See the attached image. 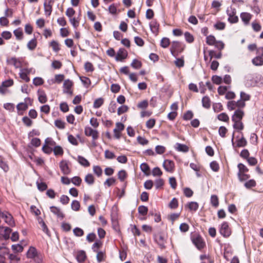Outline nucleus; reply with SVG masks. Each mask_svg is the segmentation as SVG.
Listing matches in <instances>:
<instances>
[{"label":"nucleus","mask_w":263,"mask_h":263,"mask_svg":"<svg viewBox=\"0 0 263 263\" xmlns=\"http://www.w3.org/2000/svg\"><path fill=\"white\" fill-rule=\"evenodd\" d=\"M185 47V45L180 42L173 41L170 48V51L172 55L176 58L179 53L183 51Z\"/></svg>","instance_id":"obj_1"},{"label":"nucleus","mask_w":263,"mask_h":263,"mask_svg":"<svg viewBox=\"0 0 263 263\" xmlns=\"http://www.w3.org/2000/svg\"><path fill=\"white\" fill-rule=\"evenodd\" d=\"M28 258L32 259L35 263H42V256L39 253L36 249L32 246L29 247L26 253Z\"/></svg>","instance_id":"obj_2"},{"label":"nucleus","mask_w":263,"mask_h":263,"mask_svg":"<svg viewBox=\"0 0 263 263\" xmlns=\"http://www.w3.org/2000/svg\"><path fill=\"white\" fill-rule=\"evenodd\" d=\"M219 232L224 237H228L231 234V229L227 222H223L219 229Z\"/></svg>","instance_id":"obj_3"},{"label":"nucleus","mask_w":263,"mask_h":263,"mask_svg":"<svg viewBox=\"0 0 263 263\" xmlns=\"http://www.w3.org/2000/svg\"><path fill=\"white\" fill-rule=\"evenodd\" d=\"M85 135L87 137H91L93 140H97L99 138V132L91 127L86 126L84 129Z\"/></svg>","instance_id":"obj_4"},{"label":"nucleus","mask_w":263,"mask_h":263,"mask_svg":"<svg viewBox=\"0 0 263 263\" xmlns=\"http://www.w3.org/2000/svg\"><path fill=\"white\" fill-rule=\"evenodd\" d=\"M227 14L229 16L228 21L231 23H236L238 21V17L236 15V11L234 8H231V10H227Z\"/></svg>","instance_id":"obj_5"},{"label":"nucleus","mask_w":263,"mask_h":263,"mask_svg":"<svg viewBox=\"0 0 263 263\" xmlns=\"http://www.w3.org/2000/svg\"><path fill=\"white\" fill-rule=\"evenodd\" d=\"M72 85L73 83L69 79L65 80L63 84V92L72 96L73 95V91L71 90Z\"/></svg>","instance_id":"obj_6"},{"label":"nucleus","mask_w":263,"mask_h":263,"mask_svg":"<svg viewBox=\"0 0 263 263\" xmlns=\"http://www.w3.org/2000/svg\"><path fill=\"white\" fill-rule=\"evenodd\" d=\"M163 167L166 172L172 173L174 171L175 163L172 160L166 159L163 163Z\"/></svg>","instance_id":"obj_7"},{"label":"nucleus","mask_w":263,"mask_h":263,"mask_svg":"<svg viewBox=\"0 0 263 263\" xmlns=\"http://www.w3.org/2000/svg\"><path fill=\"white\" fill-rule=\"evenodd\" d=\"M12 232L11 229L9 227L0 226V236L5 240L10 238V235Z\"/></svg>","instance_id":"obj_8"},{"label":"nucleus","mask_w":263,"mask_h":263,"mask_svg":"<svg viewBox=\"0 0 263 263\" xmlns=\"http://www.w3.org/2000/svg\"><path fill=\"white\" fill-rule=\"evenodd\" d=\"M245 115L244 111L240 109H237L236 110L232 117V120L233 122H237L238 121H241Z\"/></svg>","instance_id":"obj_9"},{"label":"nucleus","mask_w":263,"mask_h":263,"mask_svg":"<svg viewBox=\"0 0 263 263\" xmlns=\"http://www.w3.org/2000/svg\"><path fill=\"white\" fill-rule=\"evenodd\" d=\"M192 242L199 250L202 249L204 248V243L203 242L201 237L199 235L193 237L192 238Z\"/></svg>","instance_id":"obj_10"},{"label":"nucleus","mask_w":263,"mask_h":263,"mask_svg":"<svg viewBox=\"0 0 263 263\" xmlns=\"http://www.w3.org/2000/svg\"><path fill=\"white\" fill-rule=\"evenodd\" d=\"M118 215H111L112 227L118 233H120V229L118 222Z\"/></svg>","instance_id":"obj_11"},{"label":"nucleus","mask_w":263,"mask_h":263,"mask_svg":"<svg viewBox=\"0 0 263 263\" xmlns=\"http://www.w3.org/2000/svg\"><path fill=\"white\" fill-rule=\"evenodd\" d=\"M154 239L161 249H163L165 248V240L163 236L161 234H157L155 235Z\"/></svg>","instance_id":"obj_12"},{"label":"nucleus","mask_w":263,"mask_h":263,"mask_svg":"<svg viewBox=\"0 0 263 263\" xmlns=\"http://www.w3.org/2000/svg\"><path fill=\"white\" fill-rule=\"evenodd\" d=\"M36 215V220L38 221V223L41 225V227H42V230L47 235H49L50 232L48 230L47 226H46V223H45L43 219L39 216V215Z\"/></svg>","instance_id":"obj_13"},{"label":"nucleus","mask_w":263,"mask_h":263,"mask_svg":"<svg viewBox=\"0 0 263 263\" xmlns=\"http://www.w3.org/2000/svg\"><path fill=\"white\" fill-rule=\"evenodd\" d=\"M127 57V52L124 48H120L117 52L116 60V61H122Z\"/></svg>","instance_id":"obj_14"},{"label":"nucleus","mask_w":263,"mask_h":263,"mask_svg":"<svg viewBox=\"0 0 263 263\" xmlns=\"http://www.w3.org/2000/svg\"><path fill=\"white\" fill-rule=\"evenodd\" d=\"M60 167L64 175H68L71 172V170L66 161L62 160L61 161L60 163Z\"/></svg>","instance_id":"obj_15"},{"label":"nucleus","mask_w":263,"mask_h":263,"mask_svg":"<svg viewBox=\"0 0 263 263\" xmlns=\"http://www.w3.org/2000/svg\"><path fill=\"white\" fill-rule=\"evenodd\" d=\"M2 218L6 223H7L10 227L15 226V222L12 217V215H1Z\"/></svg>","instance_id":"obj_16"},{"label":"nucleus","mask_w":263,"mask_h":263,"mask_svg":"<svg viewBox=\"0 0 263 263\" xmlns=\"http://www.w3.org/2000/svg\"><path fill=\"white\" fill-rule=\"evenodd\" d=\"M149 27L152 32L157 35L159 32V24L155 20L151 21L149 23Z\"/></svg>","instance_id":"obj_17"},{"label":"nucleus","mask_w":263,"mask_h":263,"mask_svg":"<svg viewBox=\"0 0 263 263\" xmlns=\"http://www.w3.org/2000/svg\"><path fill=\"white\" fill-rule=\"evenodd\" d=\"M51 3V1L50 0L48 2V3H47L46 1L44 3L45 14L47 16H50L52 11V6Z\"/></svg>","instance_id":"obj_18"},{"label":"nucleus","mask_w":263,"mask_h":263,"mask_svg":"<svg viewBox=\"0 0 263 263\" xmlns=\"http://www.w3.org/2000/svg\"><path fill=\"white\" fill-rule=\"evenodd\" d=\"M7 260L9 261L10 263H18L20 260V258L15 254L9 253L6 258Z\"/></svg>","instance_id":"obj_19"},{"label":"nucleus","mask_w":263,"mask_h":263,"mask_svg":"<svg viewBox=\"0 0 263 263\" xmlns=\"http://www.w3.org/2000/svg\"><path fill=\"white\" fill-rule=\"evenodd\" d=\"M86 258V253L84 250L79 251L77 255V259L78 262L82 263Z\"/></svg>","instance_id":"obj_20"},{"label":"nucleus","mask_w":263,"mask_h":263,"mask_svg":"<svg viewBox=\"0 0 263 263\" xmlns=\"http://www.w3.org/2000/svg\"><path fill=\"white\" fill-rule=\"evenodd\" d=\"M251 17V14L247 12H242L240 14L241 19L246 25L249 24Z\"/></svg>","instance_id":"obj_21"},{"label":"nucleus","mask_w":263,"mask_h":263,"mask_svg":"<svg viewBox=\"0 0 263 263\" xmlns=\"http://www.w3.org/2000/svg\"><path fill=\"white\" fill-rule=\"evenodd\" d=\"M202 105L203 107L206 109H209L211 107V100L210 98L206 96L202 98Z\"/></svg>","instance_id":"obj_22"},{"label":"nucleus","mask_w":263,"mask_h":263,"mask_svg":"<svg viewBox=\"0 0 263 263\" xmlns=\"http://www.w3.org/2000/svg\"><path fill=\"white\" fill-rule=\"evenodd\" d=\"M198 203L196 202H190L185 205V208H189L191 212H195L198 208Z\"/></svg>","instance_id":"obj_23"},{"label":"nucleus","mask_w":263,"mask_h":263,"mask_svg":"<svg viewBox=\"0 0 263 263\" xmlns=\"http://www.w3.org/2000/svg\"><path fill=\"white\" fill-rule=\"evenodd\" d=\"M252 64L256 66L263 65V59L261 57L257 56L252 60Z\"/></svg>","instance_id":"obj_24"},{"label":"nucleus","mask_w":263,"mask_h":263,"mask_svg":"<svg viewBox=\"0 0 263 263\" xmlns=\"http://www.w3.org/2000/svg\"><path fill=\"white\" fill-rule=\"evenodd\" d=\"M37 92L40 93L39 94L38 98L39 101L41 103H46L47 101V99L45 92L43 90L40 91L39 90Z\"/></svg>","instance_id":"obj_25"},{"label":"nucleus","mask_w":263,"mask_h":263,"mask_svg":"<svg viewBox=\"0 0 263 263\" xmlns=\"http://www.w3.org/2000/svg\"><path fill=\"white\" fill-rule=\"evenodd\" d=\"M176 145V149L179 152L185 153L189 151V147L185 144L177 143Z\"/></svg>","instance_id":"obj_26"},{"label":"nucleus","mask_w":263,"mask_h":263,"mask_svg":"<svg viewBox=\"0 0 263 263\" xmlns=\"http://www.w3.org/2000/svg\"><path fill=\"white\" fill-rule=\"evenodd\" d=\"M141 170L147 176L149 175L150 167L146 163H142L140 165Z\"/></svg>","instance_id":"obj_27"},{"label":"nucleus","mask_w":263,"mask_h":263,"mask_svg":"<svg viewBox=\"0 0 263 263\" xmlns=\"http://www.w3.org/2000/svg\"><path fill=\"white\" fill-rule=\"evenodd\" d=\"M9 253L10 250L9 248L4 246L0 247V256L5 257L6 258Z\"/></svg>","instance_id":"obj_28"},{"label":"nucleus","mask_w":263,"mask_h":263,"mask_svg":"<svg viewBox=\"0 0 263 263\" xmlns=\"http://www.w3.org/2000/svg\"><path fill=\"white\" fill-rule=\"evenodd\" d=\"M78 160L79 163L81 165H82L85 167H88L90 165V163H89V161L86 159H85L84 157H83V156H79L78 157Z\"/></svg>","instance_id":"obj_29"},{"label":"nucleus","mask_w":263,"mask_h":263,"mask_svg":"<svg viewBox=\"0 0 263 263\" xmlns=\"http://www.w3.org/2000/svg\"><path fill=\"white\" fill-rule=\"evenodd\" d=\"M13 33L16 36V38L18 40H21L23 37V33L22 29L21 28H18L13 31Z\"/></svg>","instance_id":"obj_30"},{"label":"nucleus","mask_w":263,"mask_h":263,"mask_svg":"<svg viewBox=\"0 0 263 263\" xmlns=\"http://www.w3.org/2000/svg\"><path fill=\"white\" fill-rule=\"evenodd\" d=\"M217 41L215 36L213 35H210L206 36V43L209 45H214Z\"/></svg>","instance_id":"obj_31"},{"label":"nucleus","mask_w":263,"mask_h":263,"mask_svg":"<svg viewBox=\"0 0 263 263\" xmlns=\"http://www.w3.org/2000/svg\"><path fill=\"white\" fill-rule=\"evenodd\" d=\"M37 45L36 40L34 38L31 40L27 44V47L30 50H34Z\"/></svg>","instance_id":"obj_32"},{"label":"nucleus","mask_w":263,"mask_h":263,"mask_svg":"<svg viewBox=\"0 0 263 263\" xmlns=\"http://www.w3.org/2000/svg\"><path fill=\"white\" fill-rule=\"evenodd\" d=\"M54 154L55 156H62L64 153L62 147L59 145L55 146L52 149Z\"/></svg>","instance_id":"obj_33"},{"label":"nucleus","mask_w":263,"mask_h":263,"mask_svg":"<svg viewBox=\"0 0 263 263\" xmlns=\"http://www.w3.org/2000/svg\"><path fill=\"white\" fill-rule=\"evenodd\" d=\"M85 181L89 185H92L94 183L95 178L91 174H88L85 177Z\"/></svg>","instance_id":"obj_34"},{"label":"nucleus","mask_w":263,"mask_h":263,"mask_svg":"<svg viewBox=\"0 0 263 263\" xmlns=\"http://www.w3.org/2000/svg\"><path fill=\"white\" fill-rule=\"evenodd\" d=\"M210 201L213 206L215 208L218 206L219 204V200L217 195H212L211 197Z\"/></svg>","instance_id":"obj_35"},{"label":"nucleus","mask_w":263,"mask_h":263,"mask_svg":"<svg viewBox=\"0 0 263 263\" xmlns=\"http://www.w3.org/2000/svg\"><path fill=\"white\" fill-rule=\"evenodd\" d=\"M170 44V40L167 37H163L160 42V46L164 48L168 47Z\"/></svg>","instance_id":"obj_36"},{"label":"nucleus","mask_w":263,"mask_h":263,"mask_svg":"<svg viewBox=\"0 0 263 263\" xmlns=\"http://www.w3.org/2000/svg\"><path fill=\"white\" fill-rule=\"evenodd\" d=\"M247 144L246 139L242 136V137L237 140L236 146L238 147H244Z\"/></svg>","instance_id":"obj_37"},{"label":"nucleus","mask_w":263,"mask_h":263,"mask_svg":"<svg viewBox=\"0 0 263 263\" xmlns=\"http://www.w3.org/2000/svg\"><path fill=\"white\" fill-rule=\"evenodd\" d=\"M209 54L210 57V60H211L213 58H215L216 59H220L222 57V53L221 51H219L218 53H216L215 51L214 50H210L209 51Z\"/></svg>","instance_id":"obj_38"},{"label":"nucleus","mask_w":263,"mask_h":263,"mask_svg":"<svg viewBox=\"0 0 263 263\" xmlns=\"http://www.w3.org/2000/svg\"><path fill=\"white\" fill-rule=\"evenodd\" d=\"M36 185L37 187V189L41 192H43V191H45L46 190H47V189L48 187L46 183L44 182H39L37 181Z\"/></svg>","instance_id":"obj_39"},{"label":"nucleus","mask_w":263,"mask_h":263,"mask_svg":"<svg viewBox=\"0 0 263 263\" xmlns=\"http://www.w3.org/2000/svg\"><path fill=\"white\" fill-rule=\"evenodd\" d=\"M185 41L189 43H192L194 41V37L189 32H185L184 34Z\"/></svg>","instance_id":"obj_40"},{"label":"nucleus","mask_w":263,"mask_h":263,"mask_svg":"<svg viewBox=\"0 0 263 263\" xmlns=\"http://www.w3.org/2000/svg\"><path fill=\"white\" fill-rule=\"evenodd\" d=\"M84 69L86 72H93L94 71V67L91 63L86 62L84 64Z\"/></svg>","instance_id":"obj_41"},{"label":"nucleus","mask_w":263,"mask_h":263,"mask_svg":"<svg viewBox=\"0 0 263 263\" xmlns=\"http://www.w3.org/2000/svg\"><path fill=\"white\" fill-rule=\"evenodd\" d=\"M104 103V100L102 98H99L95 100L93 103V107L95 108H98L100 107Z\"/></svg>","instance_id":"obj_42"},{"label":"nucleus","mask_w":263,"mask_h":263,"mask_svg":"<svg viewBox=\"0 0 263 263\" xmlns=\"http://www.w3.org/2000/svg\"><path fill=\"white\" fill-rule=\"evenodd\" d=\"M164 180L162 178L156 179L155 181V185L156 189H159L163 187L164 185Z\"/></svg>","instance_id":"obj_43"},{"label":"nucleus","mask_w":263,"mask_h":263,"mask_svg":"<svg viewBox=\"0 0 263 263\" xmlns=\"http://www.w3.org/2000/svg\"><path fill=\"white\" fill-rule=\"evenodd\" d=\"M73 232L74 235L77 237H81L83 236L84 234V231L79 227L75 228L73 230Z\"/></svg>","instance_id":"obj_44"},{"label":"nucleus","mask_w":263,"mask_h":263,"mask_svg":"<svg viewBox=\"0 0 263 263\" xmlns=\"http://www.w3.org/2000/svg\"><path fill=\"white\" fill-rule=\"evenodd\" d=\"M217 119L219 121H223V122H228L229 120V117L228 115L225 113L222 112L217 116Z\"/></svg>","instance_id":"obj_45"},{"label":"nucleus","mask_w":263,"mask_h":263,"mask_svg":"<svg viewBox=\"0 0 263 263\" xmlns=\"http://www.w3.org/2000/svg\"><path fill=\"white\" fill-rule=\"evenodd\" d=\"M213 108L215 112H218L223 110V106L221 103H215L213 104Z\"/></svg>","instance_id":"obj_46"},{"label":"nucleus","mask_w":263,"mask_h":263,"mask_svg":"<svg viewBox=\"0 0 263 263\" xmlns=\"http://www.w3.org/2000/svg\"><path fill=\"white\" fill-rule=\"evenodd\" d=\"M118 177L121 181H124L127 177V173L125 170H121L118 173Z\"/></svg>","instance_id":"obj_47"},{"label":"nucleus","mask_w":263,"mask_h":263,"mask_svg":"<svg viewBox=\"0 0 263 263\" xmlns=\"http://www.w3.org/2000/svg\"><path fill=\"white\" fill-rule=\"evenodd\" d=\"M28 106L26 103L21 102L18 103L16 106L18 111H25L27 109Z\"/></svg>","instance_id":"obj_48"},{"label":"nucleus","mask_w":263,"mask_h":263,"mask_svg":"<svg viewBox=\"0 0 263 263\" xmlns=\"http://www.w3.org/2000/svg\"><path fill=\"white\" fill-rule=\"evenodd\" d=\"M131 66L135 69H139L142 66V63L137 59H134L130 64Z\"/></svg>","instance_id":"obj_49"},{"label":"nucleus","mask_w":263,"mask_h":263,"mask_svg":"<svg viewBox=\"0 0 263 263\" xmlns=\"http://www.w3.org/2000/svg\"><path fill=\"white\" fill-rule=\"evenodd\" d=\"M69 20L74 28L77 29L79 26V20L78 18L71 17Z\"/></svg>","instance_id":"obj_50"},{"label":"nucleus","mask_w":263,"mask_h":263,"mask_svg":"<svg viewBox=\"0 0 263 263\" xmlns=\"http://www.w3.org/2000/svg\"><path fill=\"white\" fill-rule=\"evenodd\" d=\"M11 248L14 252H22L23 250V247L20 244L13 245Z\"/></svg>","instance_id":"obj_51"},{"label":"nucleus","mask_w":263,"mask_h":263,"mask_svg":"<svg viewBox=\"0 0 263 263\" xmlns=\"http://www.w3.org/2000/svg\"><path fill=\"white\" fill-rule=\"evenodd\" d=\"M54 124L56 127L60 129H64L65 127V123L60 119L56 120Z\"/></svg>","instance_id":"obj_52"},{"label":"nucleus","mask_w":263,"mask_h":263,"mask_svg":"<svg viewBox=\"0 0 263 263\" xmlns=\"http://www.w3.org/2000/svg\"><path fill=\"white\" fill-rule=\"evenodd\" d=\"M210 167L214 172H217L219 170L218 163L216 161H213L210 163Z\"/></svg>","instance_id":"obj_53"},{"label":"nucleus","mask_w":263,"mask_h":263,"mask_svg":"<svg viewBox=\"0 0 263 263\" xmlns=\"http://www.w3.org/2000/svg\"><path fill=\"white\" fill-rule=\"evenodd\" d=\"M256 185V183L254 179H251L248 181H247L245 183V186L247 189H250L252 187H255Z\"/></svg>","instance_id":"obj_54"},{"label":"nucleus","mask_w":263,"mask_h":263,"mask_svg":"<svg viewBox=\"0 0 263 263\" xmlns=\"http://www.w3.org/2000/svg\"><path fill=\"white\" fill-rule=\"evenodd\" d=\"M50 46L52 47L53 50L55 52H58L60 49L58 42L54 40L50 42Z\"/></svg>","instance_id":"obj_55"},{"label":"nucleus","mask_w":263,"mask_h":263,"mask_svg":"<svg viewBox=\"0 0 263 263\" xmlns=\"http://www.w3.org/2000/svg\"><path fill=\"white\" fill-rule=\"evenodd\" d=\"M116 128L114 129V133L116 132H121L124 129V125L121 122H117L116 124Z\"/></svg>","instance_id":"obj_56"},{"label":"nucleus","mask_w":263,"mask_h":263,"mask_svg":"<svg viewBox=\"0 0 263 263\" xmlns=\"http://www.w3.org/2000/svg\"><path fill=\"white\" fill-rule=\"evenodd\" d=\"M93 173L98 176L100 177L102 174V170L100 166L98 165L94 166L93 167Z\"/></svg>","instance_id":"obj_57"},{"label":"nucleus","mask_w":263,"mask_h":263,"mask_svg":"<svg viewBox=\"0 0 263 263\" xmlns=\"http://www.w3.org/2000/svg\"><path fill=\"white\" fill-rule=\"evenodd\" d=\"M237 167L239 169L238 173H245L249 171L248 168L242 163H239L237 165Z\"/></svg>","instance_id":"obj_58"},{"label":"nucleus","mask_w":263,"mask_h":263,"mask_svg":"<svg viewBox=\"0 0 263 263\" xmlns=\"http://www.w3.org/2000/svg\"><path fill=\"white\" fill-rule=\"evenodd\" d=\"M166 148L162 145H157L155 147L156 153L157 154L161 155L165 153Z\"/></svg>","instance_id":"obj_59"},{"label":"nucleus","mask_w":263,"mask_h":263,"mask_svg":"<svg viewBox=\"0 0 263 263\" xmlns=\"http://www.w3.org/2000/svg\"><path fill=\"white\" fill-rule=\"evenodd\" d=\"M227 107L229 110H234L237 107L236 101H230L227 103Z\"/></svg>","instance_id":"obj_60"},{"label":"nucleus","mask_w":263,"mask_h":263,"mask_svg":"<svg viewBox=\"0 0 263 263\" xmlns=\"http://www.w3.org/2000/svg\"><path fill=\"white\" fill-rule=\"evenodd\" d=\"M128 110V107L126 105H122L119 107L118 109L117 114L120 115L123 113L127 112Z\"/></svg>","instance_id":"obj_61"},{"label":"nucleus","mask_w":263,"mask_h":263,"mask_svg":"<svg viewBox=\"0 0 263 263\" xmlns=\"http://www.w3.org/2000/svg\"><path fill=\"white\" fill-rule=\"evenodd\" d=\"M22 121L28 127L31 126L33 123L32 121L27 116H25L22 118Z\"/></svg>","instance_id":"obj_62"},{"label":"nucleus","mask_w":263,"mask_h":263,"mask_svg":"<svg viewBox=\"0 0 263 263\" xmlns=\"http://www.w3.org/2000/svg\"><path fill=\"white\" fill-rule=\"evenodd\" d=\"M44 83V80L42 78L35 77L33 80V84L35 86H40Z\"/></svg>","instance_id":"obj_63"},{"label":"nucleus","mask_w":263,"mask_h":263,"mask_svg":"<svg viewBox=\"0 0 263 263\" xmlns=\"http://www.w3.org/2000/svg\"><path fill=\"white\" fill-rule=\"evenodd\" d=\"M194 114L191 110L187 111L183 115V118L184 120H190L193 118Z\"/></svg>","instance_id":"obj_64"}]
</instances>
